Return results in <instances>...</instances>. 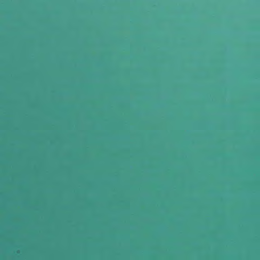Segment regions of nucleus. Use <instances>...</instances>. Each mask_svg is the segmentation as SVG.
I'll return each instance as SVG.
<instances>
[{"label":"nucleus","mask_w":260,"mask_h":260,"mask_svg":"<svg viewBox=\"0 0 260 260\" xmlns=\"http://www.w3.org/2000/svg\"><path fill=\"white\" fill-rule=\"evenodd\" d=\"M226 85L225 84V86H224V92H225V94H226Z\"/></svg>","instance_id":"nucleus-1"},{"label":"nucleus","mask_w":260,"mask_h":260,"mask_svg":"<svg viewBox=\"0 0 260 260\" xmlns=\"http://www.w3.org/2000/svg\"><path fill=\"white\" fill-rule=\"evenodd\" d=\"M226 106H226V102H225V103H224V110H225V111L226 110Z\"/></svg>","instance_id":"nucleus-2"}]
</instances>
